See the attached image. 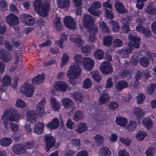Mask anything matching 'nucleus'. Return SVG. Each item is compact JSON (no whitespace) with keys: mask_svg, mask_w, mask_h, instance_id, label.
Returning a JSON list of instances; mask_svg holds the SVG:
<instances>
[{"mask_svg":"<svg viewBox=\"0 0 156 156\" xmlns=\"http://www.w3.org/2000/svg\"><path fill=\"white\" fill-rule=\"evenodd\" d=\"M35 146V142L34 141H31L29 142H27L23 144L24 147L28 149H32Z\"/></svg>","mask_w":156,"mask_h":156,"instance_id":"54","label":"nucleus"},{"mask_svg":"<svg viewBox=\"0 0 156 156\" xmlns=\"http://www.w3.org/2000/svg\"><path fill=\"white\" fill-rule=\"evenodd\" d=\"M130 71L127 70H123L120 73V75L122 78H124L126 77L129 76L130 75Z\"/></svg>","mask_w":156,"mask_h":156,"instance_id":"62","label":"nucleus"},{"mask_svg":"<svg viewBox=\"0 0 156 156\" xmlns=\"http://www.w3.org/2000/svg\"><path fill=\"white\" fill-rule=\"evenodd\" d=\"M129 20L128 18H122L120 20L122 24V30L125 33H128L129 30L128 25Z\"/></svg>","mask_w":156,"mask_h":156,"instance_id":"21","label":"nucleus"},{"mask_svg":"<svg viewBox=\"0 0 156 156\" xmlns=\"http://www.w3.org/2000/svg\"><path fill=\"white\" fill-rule=\"evenodd\" d=\"M94 56L96 58H102L104 56L103 52L101 50H98L94 53Z\"/></svg>","mask_w":156,"mask_h":156,"instance_id":"51","label":"nucleus"},{"mask_svg":"<svg viewBox=\"0 0 156 156\" xmlns=\"http://www.w3.org/2000/svg\"><path fill=\"white\" fill-rule=\"evenodd\" d=\"M27 120L30 122L34 123L36 120L37 115L33 110L28 111L26 112Z\"/></svg>","mask_w":156,"mask_h":156,"instance_id":"19","label":"nucleus"},{"mask_svg":"<svg viewBox=\"0 0 156 156\" xmlns=\"http://www.w3.org/2000/svg\"><path fill=\"white\" fill-rule=\"evenodd\" d=\"M128 48H125L122 51L127 55L130 53L132 50L138 48L140 47V39L135 34L130 33L129 35Z\"/></svg>","mask_w":156,"mask_h":156,"instance_id":"3","label":"nucleus"},{"mask_svg":"<svg viewBox=\"0 0 156 156\" xmlns=\"http://www.w3.org/2000/svg\"><path fill=\"white\" fill-rule=\"evenodd\" d=\"M57 4L61 9H65L69 6V0H58Z\"/></svg>","mask_w":156,"mask_h":156,"instance_id":"31","label":"nucleus"},{"mask_svg":"<svg viewBox=\"0 0 156 156\" xmlns=\"http://www.w3.org/2000/svg\"><path fill=\"white\" fill-rule=\"evenodd\" d=\"M143 74L146 79H148L150 76V73L148 70H147L144 71L143 73H140L139 72H137L135 76L136 82H137V84L138 83V80L140 79Z\"/></svg>","mask_w":156,"mask_h":156,"instance_id":"30","label":"nucleus"},{"mask_svg":"<svg viewBox=\"0 0 156 156\" xmlns=\"http://www.w3.org/2000/svg\"><path fill=\"white\" fill-rule=\"evenodd\" d=\"M77 127V129H76V132L80 133L85 131L87 129V126L86 123L82 122L78 124Z\"/></svg>","mask_w":156,"mask_h":156,"instance_id":"34","label":"nucleus"},{"mask_svg":"<svg viewBox=\"0 0 156 156\" xmlns=\"http://www.w3.org/2000/svg\"><path fill=\"white\" fill-rule=\"evenodd\" d=\"M156 58V54L150 51H148L146 53L145 57H142L140 58Z\"/></svg>","mask_w":156,"mask_h":156,"instance_id":"57","label":"nucleus"},{"mask_svg":"<svg viewBox=\"0 0 156 156\" xmlns=\"http://www.w3.org/2000/svg\"><path fill=\"white\" fill-rule=\"evenodd\" d=\"M100 69L103 74H111L113 71L111 64L105 62L101 65Z\"/></svg>","mask_w":156,"mask_h":156,"instance_id":"10","label":"nucleus"},{"mask_svg":"<svg viewBox=\"0 0 156 156\" xmlns=\"http://www.w3.org/2000/svg\"><path fill=\"white\" fill-rule=\"evenodd\" d=\"M59 125V122L57 118H54L52 121L49 122L47 125V128L50 129H55L57 128Z\"/></svg>","mask_w":156,"mask_h":156,"instance_id":"22","label":"nucleus"},{"mask_svg":"<svg viewBox=\"0 0 156 156\" xmlns=\"http://www.w3.org/2000/svg\"><path fill=\"white\" fill-rule=\"evenodd\" d=\"M46 99L43 98L40 102L38 103L36 106L37 113L40 116H42L44 114V106L46 104Z\"/></svg>","mask_w":156,"mask_h":156,"instance_id":"12","label":"nucleus"},{"mask_svg":"<svg viewBox=\"0 0 156 156\" xmlns=\"http://www.w3.org/2000/svg\"><path fill=\"white\" fill-rule=\"evenodd\" d=\"M83 25L86 28L88 29H94L93 32L97 30V27L94 23L93 20L90 16L87 14L83 17L82 20Z\"/></svg>","mask_w":156,"mask_h":156,"instance_id":"5","label":"nucleus"},{"mask_svg":"<svg viewBox=\"0 0 156 156\" xmlns=\"http://www.w3.org/2000/svg\"><path fill=\"white\" fill-rule=\"evenodd\" d=\"M136 29L137 31L144 34L146 37H149L151 35V31L150 29L148 28H144L140 24L138 25L136 27Z\"/></svg>","mask_w":156,"mask_h":156,"instance_id":"20","label":"nucleus"},{"mask_svg":"<svg viewBox=\"0 0 156 156\" xmlns=\"http://www.w3.org/2000/svg\"><path fill=\"white\" fill-rule=\"evenodd\" d=\"M122 41L118 38H116L114 41L113 45L115 47H120L122 46Z\"/></svg>","mask_w":156,"mask_h":156,"instance_id":"60","label":"nucleus"},{"mask_svg":"<svg viewBox=\"0 0 156 156\" xmlns=\"http://www.w3.org/2000/svg\"><path fill=\"white\" fill-rule=\"evenodd\" d=\"M15 105L16 107L20 108H23L27 106L26 103L20 99L17 100Z\"/></svg>","mask_w":156,"mask_h":156,"instance_id":"45","label":"nucleus"},{"mask_svg":"<svg viewBox=\"0 0 156 156\" xmlns=\"http://www.w3.org/2000/svg\"><path fill=\"white\" fill-rule=\"evenodd\" d=\"M54 27L56 30L58 31L62 29V24L60 23V18L59 17L56 16V19L54 20Z\"/></svg>","mask_w":156,"mask_h":156,"instance_id":"35","label":"nucleus"},{"mask_svg":"<svg viewBox=\"0 0 156 156\" xmlns=\"http://www.w3.org/2000/svg\"><path fill=\"white\" fill-rule=\"evenodd\" d=\"M155 149L152 147H150L146 151V154L147 156H153L154 154Z\"/></svg>","mask_w":156,"mask_h":156,"instance_id":"59","label":"nucleus"},{"mask_svg":"<svg viewBox=\"0 0 156 156\" xmlns=\"http://www.w3.org/2000/svg\"><path fill=\"white\" fill-rule=\"evenodd\" d=\"M145 12L149 14H156V8L153 7L151 5H149L147 7Z\"/></svg>","mask_w":156,"mask_h":156,"instance_id":"40","label":"nucleus"},{"mask_svg":"<svg viewBox=\"0 0 156 156\" xmlns=\"http://www.w3.org/2000/svg\"><path fill=\"white\" fill-rule=\"evenodd\" d=\"M99 153L100 156H109L111 152L108 148L106 147H102L100 149Z\"/></svg>","mask_w":156,"mask_h":156,"instance_id":"33","label":"nucleus"},{"mask_svg":"<svg viewBox=\"0 0 156 156\" xmlns=\"http://www.w3.org/2000/svg\"><path fill=\"white\" fill-rule=\"evenodd\" d=\"M91 74L92 77L94 80L97 82H99L101 79V77L98 75V71H92L91 72Z\"/></svg>","mask_w":156,"mask_h":156,"instance_id":"47","label":"nucleus"},{"mask_svg":"<svg viewBox=\"0 0 156 156\" xmlns=\"http://www.w3.org/2000/svg\"><path fill=\"white\" fill-rule=\"evenodd\" d=\"M119 156H129V154L126 151V149L119 150L118 153Z\"/></svg>","mask_w":156,"mask_h":156,"instance_id":"64","label":"nucleus"},{"mask_svg":"<svg viewBox=\"0 0 156 156\" xmlns=\"http://www.w3.org/2000/svg\"><path fill=\"white\" fill-rule=\"evenodd\" d=\"M119 140L122 143L126 146L129 145L131 142V140L128 138L124 137H121L119 138Z\"/></svg>","mask_w":156,"mask_h":156,"instance_id":"50","label":"nucleus"},{"mask_svg":"<svg viewBox=\"0 0 156 156\" xmlns=\"http://www.w3.org/2000/svg\"><path fill=\"white\" fill-rule=\"evenodd\" d=\"M7 23L11 26L17 25L19 23V18L13 13H10L6 18Z\"/></svg>","mask_w":156,"mask_h":156,"instance_id":"11","label":"nucleus"},{"mask_svg":"<svg viewBox=\"0 0 156 156\" xmlns=\"http://www.w3.org/2000/svg\"><path fill=\"white\" fill-rule=\"evenodd\" d=\"M94 29H88V31L90 33V35L89 37V40L90 41L92 42H95L96 41V38L95 36V34L98 32V28H97V30L95 32H93Z\"/></svg>","mask_w":156,"mask_h":156,"instance_id":"39","label":"nucleus"},{"mask_svg":"<svg viewBox=\"0 0 156 156\" xmlns=\"http://www.w3.org/2000/svg\"><path fill=\"white\" fill-rule=\"evenodd\" d=\"M137 124L136 122L133 121H130L129 124L127 127V129L130 132H132L136 127Z\"/></svg>","mask_w":156,"mask_h":156,"instance_id":"49","label":"nucleus"},{"mask_svg":"<svg viewBox=\"0 0 156 156\" xmlns=\"http://www.w3.org/2000/svg\"><path fill=\"white\" fill-rule=\"evenodd\" d=\"M34 90V86L27 82L24 83L20 88V92L27 97H30L32 96Z\"/></svg>","mask_w":156,"mask_h":156,"instance_id":"6","label":"nucleus"},{"mask_svg":"<svg viewBox=\"0 0 156 156\" xmlns=\"http://www.w3.org/2000/svg\"><path fill=\"white\" fill-rule=\"evenodd\" d=\"M10 55V53L5 50L1 49L0 50V58H3L7 57Z\"/></svg>","mask_w":156,"mask_h":156,"instance_id":"55","label":"nucleus"},{"mask_svg":"<svg viewBox=\"0 0 156 156\" xmlns=\"http://www.w3.org/2000/svg\"><path fill=\"white\" fill-rule=\"evenodd\" d=\"M91 86V83L88 78L85 79L83 81V87L85 88H89Z\"/></svg>","mask_w":156,"mask_h":156,"instance_id":"58","label":"nucleus"},{"mask_svg":"<svg viewBox=\"0 0 156 156\" xmlns=\"http://www.w3.org/2000/svg\"><path fill=\"white\" fill-rule=\"evenodd\" d=\"M51 105L53 109L55 111H58L60 108L61 105L58 101L53 98L50 99Z\"/></svg>","mask_w":156,"mask_h":156,"instance_id":"23","label":"nucleus"},{"mask_svg":"<svg viewBox=\"0 0 156 156\" xmlns=\"http://www.w3.org/2000/svg\"><path fill=\"white\" fill-rule=\"evenodd\" d=\"M63 23L65 26L67 28L73 30L76 29L77 26L75 22L70 16H66L64 19Z\"/></svg>","mask_w":156,"mask_h":156,"instance_id":"9","label":"nucleus"},{"mask_svg":"<svg viewBox=\"0 0 156 156\" xmlns=\"http://www.w3.org/2000/svg\"><path fill=\"white\" fill-rule=\"evenodd\" d=\"M3 112L2 119L3 120L5 128L6 129L9 128V121L17 122L23 118L17 110L12 108H7Z\"/></svg>","mask_w":156,"mask_h":156,"instance_id":"2","label":"nucleus"},{"mask_svg":"<svg viewBox=\"0 0 156 156\" xmlns=\"http://www.w3.org/2000/svg\"><path fill=\"white\" fill-rule=\"evenodd\" d=\"M45 149L47 152L55 144V139L54 137L49 135H46L44 136Z\"/></svg>","mask_w":156,"mask_h":156,"instance_id":"8","label":"nucleus"},{"mask_svg":"<svg viewBox=\"0 0 156 156\" xmlns=\"http://www.w3.org/2000/svg\"><path fill=\"white\" fill-rule=\"evenodd\" d=\"M155 88L156 85L154 83L150 84L146 90L147 93L149 95L152 94L154 92Z\"/></svg>","mask_w":156,"mask_h":156,"instance_id":"42","label":"nucleus"},{"mask_svg":"<svg viewBox=\"0 0 156 156\" xmlns=\"http://www.w3.org/2000/svg\"><path fill=\"white\" fill-rule=\"evenodd\" d=\"M149 64L148 59H140V65L146 67Z\"/></svg>","mask_w":156,"mask_h":156,"instance_id":"61","label":"nucleus"},{"mask_svg":"<svg viewBox=\"0 0 156 156\" xmlns=\"http://www.w3.org/2000/svg\"><path fill=\"white\" fill-rule=\"evenodd\" d=\"M101 6V4L99 2H94L92 3L91 6L88 8V11L92 15L98 16L102 12V11L98 9Z\"/></svg>","mask_w":156,"mask_h":156,"instance_id":"7","label":"nucleus"},{"mask_svg":"<svg viewBox=\"0 0 156 156\" xmlns=\"http://www.w3.org/2000/svg\"><path fill=\"white\" fill-rule=\"evenodd\" d=\"M112 26V30L114 32H116L118 31L119 29V27L118 23L115 21H111L109 22Z\"/></svg>","mask_w":156,"mask_h":156,"instance_id":"48","label":"nucleus"},{"mask_svg":"<svg viewBox=\"0 0 156 156\" xmlns=\"http://www.w3.org/2000/svg\"><path fill=\"white\" fill-rule=\"evenodd\" d=\"M22 21L26 25L32 26L34 23V18L30 16L27 14H23L20 15Z\"/></svg>","mask_w":156,"mask_h":156,"instance_id":"13","label":"nucleus"},{"mask_svg":"<svg viewBox=\"0 0 156 156\" xmlns=\"http://www.w3.org/2000/svg\"><path fill=\"white\" fill-rule=\"evenodd\" d=\"M110 100L108 94L103 93L101 94L99 99V103L101 105L108 103Z\"/></svg>","mask_w":156,"mask_h":156,"instance_id":"29","label":"nucleus"},{"mask_svg":"<svg viewBox=\"0 0 156 156\" xmlns=\"http://www.w3.org/2000/svg\"><path fill=\"white\" fill-rule=\"evenodd\" d=\"M128 83L125 81L121 80L118 81L116 84L115 88L118 91H121L124 88L128 87Z\"/></svg>","mask_w":156,"mask_h":156,"instance_id":"24","label":"nucleus"},{"mask_svg":"<svg viewBox=\"0 0 156 156\" xmlns=\"http://www.w3.org/2000/svg\"><path fill=\"white\" fill-rule=\"evenodd\" d=\"M99 27L102 30L106 33H108L109 30L105 22L103 21H100L98 22Z\"/></svg>","mask_w":156,"mask_h":156,"instance_id":"41","label":"nucleus"},{"mask_svg":"<svg viewBox=\"0 0 156 156\" xmlns=\"http://www.w3.org/2000/svg\"><path fill=\"white\" fill-rule=\"evenodd\" d=\"M12 142V140L9 137H5L2 138L0 140L2 146H6L9 145Z\"/></svg>","mask_w":156,"mask_h":156,"instance_id":"37","label":"nucleus"},{"mask_svg":"<svg viewBox=\"0 0 156 156\" xmlns=\"http://www.w3.org/2000/svg\"><path fill=\"white\" fill-rule=\"evenodd\" d=\"M83 116V112L80 110H77L74 113L73 117L75 121H78L82 119Z\"/></svg>","mask_w":156,"mask_h":156,"instance_id":"36","label":"nucleus"},{"mask_svg":"<svg viewBox=\"0 0 156 156\" xmlns=\"http://www.w3.org/2000/svg\"><path fill=\"white\" fill-rule=\"evenodd\" d=\"M12 150L13 152L16 154H22L25 152L26 148L23 145L21 144H15L13 146Z\"/></svg>","mask_w":156,"mask_h":156,"instance_id":"17","label":"nucleus"},{"mask_svg":"<svg viewBox=\"0 0 156 156\" xmlns=\"http://www.w3.org/2000/svg\"><path fill=\"white\" fill-rule=\"evenodd\" d=\"M75 64L71 66L67 72V76L70 79H76L81 74V69L79 67L82 64L85 70L90 71L94 66V62L92 59H75Z\"/></svg>","mask_w":156,"mask_h":156,"instance_id":"1","label":"nucleus"},{"mask_svg":"<svg viewBox=\"0 0 156 156\" xmlns=\"http://www.w3.org/2000/svg\"><path fill=\"white\" fill-rule=\"evenodd\" d=\"M73 99L76 101H79L80 102H82L83 100V96L81 93L77 92L73 93L72 94Z\"/></svg>","mask_w":156,"mask_h":156,"instance_id":"38","label":"nucleus"},{"mask_svg":"<svg viewBox=\"0 0 156 156\" xmlns=\"http://www.w3.org/2000/svg\"><path fill=\"white\" fill-rule=\"evenodd\" d=\"M61 102L64 107L67 108L72 107L74 105L73 101L67 98H63Z\"/></svg>","mask_w":156,"mask_h":156,"instance_id":"26","label":"nucleus"},{"mask_svg":"<svg viewBox=\"0 0 156 156\" xmlns=\"http://www.w3.org/2000/svg\"><path fill=\"white\" fill-rule=\"evenodd\" d=\"M69 39L70 41L74 43L78 47L80 46L83 43V41L81 39L80 36L76 34L71 35L69 36Z\"/></svg>","mask_w":156,"mask_h":156,"instance_id":"15","label":"nucleus"},{"mask_svg":"<svg viewBox=\"0 0 156 156\" xmlns=\"http://www.w3.org/2000/svg\"><path fill=\"white\" fill-rule=\"evenodd\" d=\"M115 10L120 13H123L126 12V10L122 3L119 2H117L115 4Z\"/></svg>","mask_w":156,"mask_h":156,"instance_id":"28","label":"nucleus"},{"mask_svg":"<svg viewBox=\"0 0 156 156\" xmlns=\"http://www.w3.org/2000/svg\"><path fill=\"white\" fill-rule=\"evenodd\" d=\"M112 37L108 36L104 38L103 40L104 44L107 46H110L112 43Z\"/></svg>","mask_w":156,"mask_h":156,"instance_id":"43","label":"nucleus"},{"mask_svg":"<svg viewBox=\"0 0 156 156\" xmlns=\"http://www.w3.org/2000/svg\"><path fill=\"white\" fill-rule=\"evenodd\" d=\"M81 51L86 55H87L90 52V48L88 46L82 47L81 48Z\"/></svg>","mask_w":156,"mask_h":156,"instance_id":"63","label":"nucleus"},{"mask_svg":"<svg viewBox=\"0 0 156 156\" xmlns=\"http://www.w3.org/2000/svg\"><path fill=\"white\" fill-rule=\"evenodd\" d=\"M44 125L42 122H39L36 124L34 127V132L38 134H40L44 132Z\"/></svg>","mask_w":156,"mask_h":156,"instance_id":"27","label":"nucleus"},{"mask_svg":"<svg viewBox=\"0 0 156 156\" xmlns=\"http://www.w3.org/2000/svg\"><path fill=\"white\" fill-rule=\"evenodd\" d=\"M143 123L148 129H150L152 126V123L149 118L144 119L143 120Z\"/></svg>","mask_w":156,"mask_h":156,"instance_id":"44","label":"nucleus"},{"mask_svg":"<svg viewBox=\"0 0 156 156\" xmlns=\"http://www.w3.org/2000/svg\"><path fill=\"white\" fill-rule=\"evenodd\" d=\"M95 142L98 144H102L103 142V137L100 134H97L94 136Z\"/></svg>","mask_w":156,"mask_h":156,"instance_id":"52","label":"nucleus"},{"mask_svg":"<svg viewBox=\"0 0 156 156\" xmlns=\"http://www.w3.org/2000/svg\"><path fill=\"white\" fill-rule=\"evenodd\" d=\"M42 0H35L34 2V9L40 16L45 17L48 14L50 8L49 3L42 4Z\"/></svg>","mask_w":156,"mask_h":156,"instance_id":"4","label":"nucleus"},{"mask_svg":"<svg viewBox=\"0 0 156 156\" xmlns=\"http://www.w3.org/2000/svg\"><path fill=\"white\" fill-rule=\"evenodd\" d=\"M147 133L144 131H140L137 133L136 138L139 141H142L147 135Z\"/></svg>","mask_w":156,"mask_h":156,"instance_id":"46","label":"nucleus"},{"mask_svg":"<svg viewBox=\"0 0 156 156\" xmlns=\"http://www.w3.org/2000/svg\"><path fill=\"white\" fill-rule=\"evenodd\" d=\"M2 86H0V92L4 91V89L3 87H7L11 84V79L10 77L8 75L3 76L2 80Z\"/></svg>","mask_w":156,"mask_h":156,"instance_id":"16","label":"nucleus"},{"mask_svg":"<svg viewBox=\"0 0 156 156\" xmlns=\"http://www.w3.org/2000/svg\"><path fill=\"white\" fill-rule=\"evenodd\" d=\"M53 86L55 89L58 91H65L68 87L67 84L62 81H56L53 84Z\"/></svg>","mask_w":156,"mask_h":156,"instance_id":"14","label":"nucleus"},{"mask_svg":"<svg viewBox=\"0 0 156 156\" xmlns=\"http://www.w3.org/2000/svg\"><path fill=\"white\" fill-rule=\"evenodd\" d=\"M146 98L145 95L141 94H138V96L136 97L137 103L138 104H141L143 101Z\"/></svg>","mask_w":156,"mask_h":156,"instance_id":"56","label":"nucleus"},{"mask_svg":"<svg viewBox=\"0 0 156 156\" xmlns=\"http://www.w3.org/2000/svg\"><path fill=\"white\" fill-rule=\"evenodd\" d=\"M45 76L44 74H43L38 75L32 79V83L35 84H40L44 81Z\"/></svg>","mask_w":156,"mask_h":156,"instance_id":"25","label":"nucleus"},{"mask_svg":"<svg viewBox=\"0 0 156 156\" xmlns=\"http://www.w3.org/2000/svg\"><path fill=\"white\" fill-rule=\"evenodd\" d=\"M116 122L117 124L120 126H125L127 122V120L126 119L119 116L116 118Z\"/></svg>","mask_w":156,"mask_h":156,"instance_id":"32","label":"nucleus"},{"mask_svg":"<svg viewBox=\"0 0 156 156\" xmlns=\"http://www.w3.org/2000/svg\"><path fill=\"white\" fill-rule=\"evenodd\" d=\"M133 114L136 116L137 122L139 123L144 115V111L141 108L135 107L133 109Z\"/></svg>","mask_w":156,"mask_h":156,"instance_id":"18","label":"nucleus"},{"mask_svg":"<svg viewBox=\"0 0 156 156\" xmlns=\"http://www.w3.org/2000/svg\"><path fill=\"white\" fill-rule=\"evenodd\" d=\"M105 16L108 19H112L114 18V16L112 12L107 9H105Z\"/></svg>","mask_w":156,"mask_h":156,"instance_id":"53","label":"nucleus"}]
</instances>
